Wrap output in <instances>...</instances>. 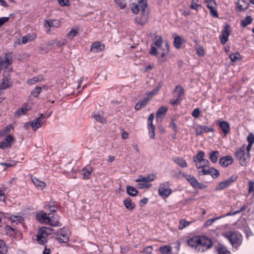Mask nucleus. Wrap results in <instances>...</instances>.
<instances>
[{"label": "nucleus", "instance_id": "61", "mask_svg": "<svg viewBox=\"0 0 254 254\" xmlns=\"http://www.w3.org/2000/svg\"><path fill=\"white\" fill-rule=\"evenodd\" d=\"M199 175H206L209 174V168L206 169L205 168L200 169L198 172Z\"/></svg>", "mask_w": 254, "mask_h": 254}, {"label": "nucleus", "instance_id": "25", "mask_svg": "<svg viewBox=\"0 0 254 254\" xmlns=\"http://www.w3.org/2000/svg\"><path fill=\"white\" fill-rule=\"evenodd\" d=\"M209 164V162L207 159H204L202 160H199L197 162H196L195 167L198 169H201L203 168H205L208 167Z\"/></svg>", "mask_w": 254, "mask_h": 254}, {"label": "nucleus", "instance_id": "60", "mask_svg": "<svg viewBox=\"0 0 254 254\" xmlns=\"http://www.w3.org/2000/svg\"><path fill=\"white\" fill-rule=\"evenodd\" d=\"M170 127L172 128L175 132H177L178 131L177 126L176 124V120L174 118H171V122L169 125Z\"/></svg>", "mask_w": 254, "mask_h": 254}, {"label": "nucleus", "instance_id": "12", "mask_svg": "<svg viewBox=\"0 0 254 254\" xmlns=\"http://www.w3.org/2000/svg\"><path fill=\"white\" fill-rule=\"evenodd\" d=\"M56 238L60 243H66L69 240V233L64 229H61L58 232Z\"/></svg>", "mask_w": 254, "mask_h": 254}, {"label": "nucleus", "instance_id": "46", "mask_svg": "<svg viewBox=\"0 0 254 254\" xmlns=\"http://www.w3.org/2000/svg\"><path fill=\"white\" fill-rule=\"evenodd\" d=\"M213 178H217L220 175L219 171L214 168H209V174Z\"/></svg>", "mask_w": 254, "mask_h": 254}, {"label": "nucleus", "instance_id": "2", "mask_svg": "<svg viewBox=\"0 0 254 254\" xmlns=\"http://www.w3.org/2000/svg\"><path fill=\"white\" fill-rule=\"evenodd\" d=\"M37 219L41 223H45L52 226H60L59 217L58 215H53L50 213L40 212L37 214Z\"/></svg>", "mask_w": 254, "mask_h": 254}, {"label": "nucleus", "instance_id": "16", "mask_svg": "<svg viewBox=\"0 0 254 254\" xmlns=\"http://www.w3.org/2000/svg\"><path fill=\"white\" fill-rule=\"evenodd\" d=\"M148 14L147 12H143L140 13V15L137 16L135 21L138 24L143 25L148 22Z\"/></svg>", "mask_w": 254, "mask_h": 254}, {"label": "nucleus", "instance_id": "40", "mask_svg": "<svg viewBox=\"0 0 254 254\" xmlns=\"http://www.w3.org/2000/svg\"><path fill=\"white\" fill-rule=\"evenodd\" d=\"M79 29L78 28L72 29L66 34V37L69 39H72L77 35Z\"/></svg>", "mask_w": 254, "mask_h": 254}, {"label": "nucleus", "instance_id": "45", "mask_svg": "<svg viewBox=\"0 0 254 254\" xmlns=\"http://www.w3.org/2000/svg\"><path fill=\"white\" fill-rule=\"evenodd\" d=\"M204 152L203 151H199L197 154L193 158L194 162H196L199 160H204Z\"/></svg>", "mask_w": 254, "mask_h": 254}, {"label": "nucleus", "instance_id": "19", "mask_svg": "<svg viewBox=\"0 0 254 254\" xmlns=\"http://www.w3.org/2000/svg\"><path fill=\"white\" fill-rule=\"evenodd\" d=\"M93 171V169L90 165H87L85 166L82 170L83 179L87 180L90 179Z\"/></svg>", "mask_w": 254, "mask_h": 254}, {"label": "nucleus", "instance_id": "15", "mask_svg": "<svg viewBox=\"0 0 254 254\" xmlns=\"http://www.w3.org/2000/svg\"><path fill=\"white\" fill-rule=\"evenodd\" d=\"M11 84L10 78L9 77V73L7 71L3 72V78L2 82L0 83V90L5 89L9 87Z\"/></svg>", "mask_w": 254, "mask_h": 254}, {"label": "nucleus", "instance_id": "30", "mask_svg": "<svg viewBox=\"0 0 254 254\" xmlns=\"http://www.w3.org/2000/svg\"><path fill=\"white\" fill-rule=\"evenodd\" d=\"M174 162L178 164L179 166L182 168H185L187 166V163L186 161L182 158L175 157L173 158Z\"/></svg>", "mask_w": 254, "mask_h": 254}, {"label": "nucleus", "instance_id": "6", "mask_svg": "<svg viewBox=\"0 0 254 254\" xmlns=\"http://www.w3.org/2000/svg\"><path fill=\"white\" fill-rule=\"evenodd\" d=\"M184 95V89L183 87L177 85L174 90V98L170 101V103L173 106H177L180 103Z\"/></svg>", "mask_w": 254, "mask_h": 254}, {"label": "nucleus", "instance_id": "48", "mask_svg": "<svg viewBox=\"0 0 254 254\" xmlns=\"http://www.w3.org/2000/svg\"><path fill=\"white\" fill-rule=\"evenodd\" d=\"M27 111V109H26L25 107H23L16 111L15 116L19 117L20 116L23 115L26 113Z\"/></svg>", "mask_w": 254, "mask_h": 254}, {"label": "nucleus", "instance_id": "29", "mask_svg": "<svg viewBox=\"0 0 254 254\" xmlns=\"http://www.w3.org/2000/svg\"><path fill=\"white\" fill-rule=\"evenodd\" d=\"M219 156V152L218 151H213L209 153V159L213 163L217 162Z\"/></svg>", "mask_w": 254, "mask_h": 254}, {"label": "nucleus", "instance_id": "35", "mask_svg": "<svg viewBox=\"0 0 254 254\" xmlns=\"http://www.w3.org/2000/svg\"><path fill=\"white\" fill-rule=\"evenodd\" d=\"M124 203L126 207L128 210H132L135 207L134 204L132 202L130 198L129 197L126 199Z\"/></svg>", "mask_w": 254, "mask_h": 254}, {"label": "nucleus", "instance_id": "3", "mask_svg": "<svg viewBox=\"0 0 254 254\" xmlns=\"http://www.w3.org/2000/svg\"><path fill=\"white\" fill-rule=\"evenodd\" d=\"M222 235L229 241L234 248L237 249L242 244L243 237L238 232L229 231L223 233Z\"/></svg>", "mask_w": 254, "mask_h": 254}, {"label": "nucleus", "instance_id": "23", "mask_svg": "<svg viewBox=\"0 0 254 254\" xmlns=\"http://www.w3.org/2000/svg\"><path fill=\"white\" fill-rule=\"evenodd\" d=\"M217 124L225 135H226L230 131V125L227 121H217Z\"/></svg>", "mask_w": 254, "mask_h": 254}, {"label": "nucleus", "instance_id": "64", "mask_svg": "<svg viewBox=\"0 0 254 254\" xmlns=\"http://www.w3.org/2000/svg\"><path fill=\"white\" fill-rule=\"evenodd\" d=\"M218 254H230V253L225 248H220L218 250Z\"/></svg>", "mask_w": 254, "mask_h": 254}, {"label": "nucleus", "instance_id": "58", "mask_svg": "<svg viewBox=\"0 0 254 254\" xmlns=\"http://www.w3.org/2000/svg\"><path fill=\"white\" fill-rule=\"evenodd\" d=\"M148 130L150 138H154L155 137V127L154 125L148 126Z\"/></svg>", "mask_w": 254, "mask_h": 254}, {"label": "nucleus", "instance_id": "1", "mask_svg": "<svg viewBox=\"0 0 254 254\" xmlns=\"http://www.w3.org/2000/svg\"><path fill=\"white\" fill-rule=\"evenodd\" d=\"M188 244L198 252H203L212 246L211 240L205 236H194L188 240Z\"/></svg>", "mask_w": 254, "mask_h": 254}, {"label": "nucleus", "instance_id": "7", "mask_svg": "<svg viewBox=\"0 0 254 254\" xmlns=\"http://www.w3.org/2000/svg\"><path fill=\"white\" fill-rule=\"evenodd\" d=\"M172 192L169 182H166L160 184L158 189V192L161 196L163 198H167L171 194Z\"/></svg>", "mask_w": 254, "mask_h": 254}, {"label": "nucleus", "instance_id": "27", "mask_svg": "<svg viewBox=\"0 0 254 254\" xmlns=\"http://www.w3.org/2000/svg\"><path fill=\"white\" fill-rule=\"evenodd\" d=\"M44 80V77L41 75H39L32 78L29 79L27 80V82L29 85H33L37 82L42 81Z\"/></svg>", "mask_w": 254, "mask_h": 254}, {"label": "nucleus", "instance_id": "39", "mask_svg": "<svg viewBox=\"0 0 254 254\" xmlns=\"http://www.w3.org/2000/svg\"><path fill=\"white\" fill-rule=\"evenodd\" d=\"M253 20V18L251 16H247L244 20L241 21V25L243 27H246L252 22Z\"/></svg>", "mask_w": 254, "mask_h": 254}, {"label": "nucleus", "instance_id": "43", "mask_svg": "<svg viewBox=\"0 0 254 254\" xmlns=\"http://www.w3.org/2000/svg\"><path fill=\"white\" fill-rule=\"evenodd\" d=\"M13 128V126L12 125H9L4 127L3 129L0 130V136L4 135L5 134L10 131Z\"/></svg>", "mask_w": 254, "mask_h": 254}, {"label": "nucleus", "instance_id": "5", "mask_svg": "<svg viewBox=\"0 0 254 254\" xmlns=\"http://www.w3.org/2000/svg\"><path fill=\"white\" fill-rule=\"evenodd\" d=\"M235 156L239 160L242 166H245L249 162L250 158V153H246L244 147L238 149L235 153Z\"/></svg>", "mask_w": 254, "mask_h": 254}, {"label": "nucleus", "instance_id": "11", "mask_svg": "<svg viewBox=\"0 0 254 254\" xmlns=\"http://www.w3.org/2000/svg\"><path fill=\"white\" fill-rule=\"evenodd\" d=\"M230 32V26L229 25L227 24L225 26L221 34L220 35V39L222 44L224 45L226 43L228 40Z\"/></svg>", "mask_w": 254, "mask_h": 254}, {"label": "nucleus", "instance_id": "20", "mask_svg": "<svg viewBox=\"0 0 254 254\" xmlns=\"http://www.w3.org/2000/svg\"><path fill=\"white\" fill-rule=\"evenodd\" d=\"M237 11H242L246 10L249 7V4L245 0H238L236 3Z\"/></svg>", "mask_w": 254, "mask_h": 254}, {"label": "nucleus", "instance_id": "14", "mask_svg": "<svg viewBox=\"0 0 254 254\" xmlns=\"http://www.w3.org/2000/svg\"><path fill=\"white\" fill-rule=\"evenodd\" d=\"M61 21L58 19H49L44 21V26L46 28H48V32L50 31V28H57L61 25Z\"/></svg>", "mask_w": 254, "mask_h": 254}, {"label": "nucleus", "instance_id": "42", "mask_svg": "<svg viewBox=\"0 0 254 254\" xmlns=\"http://www.w3.org/2000/svg\"><path fill=\"white\" fill-rule=\"evenodd\" d=\"M7 252V247L5 242L2 240H0V254H5Z\"/></svg>", "mask_w": 254, "mask_h": 254}, {"label": "nucleus", "instance_id": "26", "mask_svg": "<svg viewBox=\"0 0 254 254\" xmlns=\"http://www.w3.org/2000/svg\"><path fill=\"white\" fill-rule=\"evenodd\" d=\"M149 99L148 97L145 98L143 100L139 101L135 106L134 108L136 110H139L142 108L146 106L148 102Z\"/></svg>", "mask_w": 254, "mask_h": 254}, {"label": "nucleus", "instance_id": "56", "mask_svg": "<svg viewBox=\"0 0 254 254\" xmlns=\"http://www.w3.org/2000/svg\"><path fill=\"white\" fill-rule=\"evenodd\" d=\"M189 222L186 221V220L183 219L181 220L180 221L179 225V229L180 230H182L185 227H187L189 225Z\"/></svg>", "mask_w": 254, "mask_h": 254}, {"label": "nucleus", "instance_id": "37", "mask_svg": "<svg viewBox=\"0 0 254 254\" xmlns=\"http://www.w3.org/2000/svg\"><path fill=\"white\" fill-rule=\"evenodd\" d=\"M16 164L15 161L13 160H7L6 162H1L0 165L5 167L4 170L8 168L9 167H13Z\"/></svg>", "mask_w": 254, "mask_h": 254}, {"label": "nucleus", "instance_id": "36", "mask_svg": "<svg viewBox=\"0 0 254 254\" xmlns=\"http://www.w3.org/2000/svg\"><path fill=\"white\" fill-rule=\"evenodd\" d=\"M45 208L50 212H55L57 210L58 206L55 203L50 202L48 204L45 206Z\"/></svg>", "mask_w": 254, "mask_h": 254}, {"label": "nucleus", "instance_id": "32", "mask_svg": "<svg viewBox=\"0 0 254 254\" xmlns=\"http://www.w3.org/2000/svg\"><path fill=\"white\" fill-rule=\"evenodd\" d=\"M159 251L162 254H171L172 248L170 246L165 245L161 247Z\"/></svg>", "mask_w": 254, "mask_h": 254}, {"label": "nucleus", "instance_id": "50", "mask_svg": "<svg viewBox=\"0 0 254 254\" xmlns=\"http://www.w3.org/2000/svg\"><path fill=\"white\" fill-rule=\"evenodd\" d=\"M221 217H218L212 218L211 219H208L204 224L203 226L205 227H208V226L211 225L214 221L220 219Z\"/></svg>", "mask_w": 254, "mask_h": 254}, {"label": "nucleus", "instance_id": "54", "mask_svg": "<svg viewBox=\"0 0 254 254\" xmlns=\"http://www.w3.org/2000/svg\"><path fill=\"white\" fill-rule=\"evenodd\" d=\"M248 193L254 195V182L250 181L249 182Z\"/></svg>", "mask_w": 254, "mask_h": 254}, {"label": "nucleus", "instance_id": "17", "mask_svg": "<svg viewBox=\"0 0 254 254\" xmlns=\"http://www.w3.org/2000/svg\"><path fill=\"white\" fill-rule=\"evenodd\" d=\"M233 162V158L229 155L221 157L219 160L220 165L223 167H226L232 164Z\"/></svg>", "mask_w": 254, "mask_h": 254}, {"label": "nucleus", "instance_id": "38", "mask_svg": "<svg viewBox=\"0 0 254 254\" xmlns=\"http://www.w3.org/2000/svg\"><path fill=\"white\" fill-rule=\"evenodd\" d=\"M127 193L132 196H134L137 194V190L132 186H127Z\"/></svg>", "mask_w": 254, "mask_h": 254}, {"label": "nucleus", "instance_id": "13", "mask_svg": "<svg viewBox=\"0 0 254 254\" xmlns=\"http://www.w3.org/2000/svg\"><path fill=\"white\" fill-rule=\"evenodd\" d=\"M14 138L13 136L11 135H8L6 138L0 143V148L2 149H5L11 147Z\"/></svg>", "mask_w": 254, "mask_h": 254}, {"label": "nucleus", "instance_id": "59", "mask_svg": "<svg viewBox=\"0 0 254 254\" xmlns=\"http://www.w3.org/2000/svg\"><path fill=\"white\" fill-rule=\"evenodd\" d=\"M47 237L37 235V240L40 244H44L47 241Z\"/></svg>", "mask_w": 254, "mask_h": 254}, {"label": "nucleus", "instance_id": "34", "mask_svg": "<svg viewBox=\"0 0 254 254\" xmlns=\"http://www.w3.org/2000/svg\"><path fill=\"white\" fill-rule=\"evenodd\" d=\"M50 230V228L47 227H43L41 228H40L37 234L43 236L47 237L48 235L50 234L49 231Z\"/></svg>", "mask_w": 254, "mask_h": 254}, {"label": "nucleus", "instance_id": "63", "mask_svg": "<svg viewBox=\"0 0 254 254\" xmlns=\"http://www.w3.org/2000/svg\"><path fill=\"white\" fill-rule=\"evenodd\" d=\"M120 6L121 9L124 8L126 6L125 0H114Z\"/></svg>", "mask_w": 254, "mask_h": 254}, {"label": "nucleus", "instance_id": "24", "mask_svg": "<svg viewBox=\"0 0 254 254\" xmlns=\"http://www.w3.org/2000/svg\"><path fill=\"white\" fill-rule=\"evenodd\" d=\"M43 124V122L42 121H41L40 119H36L33 120L30 123H25V127L27 125H31V126L33 128V129L34 130H37L38 128H40L42 124Z\"/></svg>", "mask_w": 254, "mask_h": 254}, {"label": "nucleus", "instance_id": "28", "mask_svg": "<svg viewBox=\"0 0 254 254\" xmlns=\"http://www.w3.org/2000/svg\"><path fill=\"white\" fill-rule=\"evenodd\" d=\"M184 41V39H182L181 36L179 35H176L174 38V47L177 49H179L181 48V46L182 43Z\"/></svg>", "mask_w": 254, "mask_h": 254}, {"label": "nucleus", "instance_id": "62", "mask_svg": "<svg viewBox=\"0 0 254 254\" xmlns=\"http://www.w3.org/2000/svg\"><path fill=\"white\" fill-rule=\"evenodd\" d=\"M249 144H253L254 143V135L252 133H250L247 138Z\"/></svg>", "mask_w": 254, "mask_h": 254}, {"label": "nucleus", "instance_id": "4", "mask_svg": "<svg viewBox=\"0 0 254 254\" xmlns=\"http://www.w3.org/2000/svg\"><path fill=\"white\" fill-rule=\"evenodd\" d=\"M136 2H132L130 4V7L134 14H137L139 11L146 12V9L147 7V0H136Z\"/></svg>", "mask_w": 254, "mask_h": 254}, {"label": "nucleus", "instance_id": "9", "mask_svg": "<svg viewBox=\"0 0 254 254\" xmlns=\"http://www.w3.org/2000/svg\"><path fill=\"white\" fill-rule=\"evenodd\" d=\"M12 59L11 53H6L3 57H0V73L2 69L7 67L11 64Z\"/></svg>", "mask_w": 254, "mask_h": 254}, {"label": "nucleus", "instance_id": "49", "mask_svg": "<svg viewBox=\"0 0 254 254\" xmlns=\"http://www.w3.org/2000/svg\"><path fill=\"white\" fill-rule=\"evenodd\" d=\"M210 10V15L214 17H218V14L216 9V6H211L208 8Z\"/></svg>", "mask_w": 254, "mask_h": 254}, {"label": "nucleus", "instance_id": "31", "mask_svg": "<svg viewBox=\"0 0 254 254\" xmlns=\"http://www.w3.org/2000/svg\"><path fill=\"white\" fill-rule=\"evenodd\" d=\"M92 117L96 121L100 123L105 124L107 122L105 118L97 113H93Z\"/></svg>", "mask_w": 254, "mask_h": 254}, {"label": "nucleus", "instance_id": "52", "mask_svg": "<svg viewBox=\"0 0 254 254\" xmlns=\"http://www.w3.org/2000/svg\"><path fill=\"white\" fill-rule=\"evenodd\" d=\"M42 88L40 87H36L32 92L31 95L34 97H37L41 92Z\"/></svg>", "mask_w": 254, "mask_h": 254}, {"label": "nucleus", "instance_id": "21", "mask_svg": "<svg viewBox=\"0 0 254 254\" xmlns=\"http://www.w3.org/2000/svg\"><path fill=\"white\" fill-rule=\"evenodd\" d=\"M156 178V176L154 174H151L145 177L142 176H139L136 182H149L154 181Z\"/></svg>", "mask_w": 254, "mask_h": 254}, {"label": "nucleus", "instance_id": "51", "mask_svg": "<svg viewBox=\"0 0 254 254\" xmlns=\"http://www.w3.org/2000/svg\"><path fill=\"white\" fill-rule=\"evenodd\" d=\"M162 43L163 41L161 37H156V40L154 42V44L158 48V49L159 50L160 49Z\"/></svg>", "mask_w": 254, "mask_h": 254}, {"label": "nucleus", "instance_id": "47", "mask_svg": "<svg viewBox=\"0 0 254 254\" xmlns=\"http://www.w3.org/2000/svg\"><path fill=\"white\" fill-rule=\"evenodd\" d=\"M23 217L20 216H17V215H12L10 217V220L12 222H16V223L21 222L23 221Z\"/></svg>", "mask_w": 254, "mask_h": 254}, {"label": "nucleus", "instance_id": "33", "mask_svg": "<svg viewBox=\"0 0 254 254\" xmlns=\"http://www.w3.org/2000/svg\"><path fill=\"white\" fill-rule=\"evenodd\" d=\"M167 110L168 108L164 106H162L160 108H159L156 113L157 119H161L163 116L165 115Z\"/></svg>", "mask_w": 254, "mask_h": 254}, {"label": "nucleus", "instance_id": "22", "mask_svg": "<svg viewBox=\"0 0 254 254\" xmlns=\"http://www.w3.org/2000/svg\"><path fill=\"white\" fill-rule=\"evenodd\" d=\"M31 180L35 185V187L39 190H42L44 189L46 184L45 182L40 180L39 179L37 178L36 177H32Z\"/></svg>", "mask_w": 254, "mask_h": 254}, {"label": "nucleus", "instance_id": "41", "mask_svg": "<svg viewBox=\"0 0 254 254\" xmlns=\"http://www.w3.org/2000/svg\"><path fill=\"white\" fill-rule=\"evenodd\" d=\"M35 36L34 35H27L24 36L22 38L21 43L23 44H26L27 43L33 40L35 38Z\"/></svg>", "mask_w": 254, "mask_h": 254}, {"label": "nucleus", "instance_id": "10", "mask_svg": "<svg viewBox=\"0 0 254 254\" xmlns=\"http://www.w3.org/2000/svg\"><path fill=\"white\" fill-rule=\"evenodd\" d=\"M238 177L236 175H233L228 179L220 182L216 187V190H221L229 187L233 183L236 181Z\"/></svg>", "mask_w": 254, "mask_h": 254}, {"label": "nucleus", "instance_id": "44", "mask_svg": "<svg viewBox=\"0 0 254 254\" xmlns=\"http://www.w3.org/2000/svg\"><path fill=\"white\" fill-rule=\"evenodd\" d=\"M5 231L7 235L10 237L13 236L16 233V230L13 228H11L9 226H6L5 227Z\"/></svg>", "mask_w": 254, "mask_h": 254}, {"label": "nucleus", "instance_id": "57", "mask_svg": "<svg viewBox=\"0 0 254 254\" xmlns=\"http://www.w3.org/2000/svg\"><path fill=\"white\" fill-rule=\"evenodd\" d=\"M195 130V134L196 136L200 135L201 133H202V126L201 125H196L193 127Z\"/></svg>", "mask_w": 254, "mask_h": 254}, {"label": "nucleus", "instance_id": "8", "mask_svg": "<svg viewBox=\"0 0 254 254\" xmlns=\"http://www.w3.org/2000/svg\"><path fill=\"white\" fill-rule=\"evenodd\" d=\"M184 176L195 189H203L206 187L204 184L198 182L196 179L192 175L184 174Z\"/></svg>", "mask_w": 254, "mask_h": 254}, {"label": "nucleus", "instance_id": "18", "mask_svg": "<svg viewBox=\"0 0 254 254\" xmlns=\"http://www.w3.org/2000/svg\"><path fill=\"white\" fill-rule=\"evenodd\" d=\"M105 49V45L101 42H96L91 46L90 51L93 53H99Z\"/></svg>", "mask_w": 254, "mask_h": 254}, {"label": "nucleus", "instance_id": "55", "mask_svg": "<svg viewBox=\"0 0 254 254\" xmlns=\"http://www.w3.org/2000/svg\"><path fill=\"white\" fill-rule=\"evenodd\" d=\"M54 42L57 47H60L66 43V40L64 39L60 40H55Z\"/></svg>", "mask_w": 254, "mask_h": 254}, {"label": "nucleus", "instance_id": "53", "mask_svg": "<svg viewBox=\"0 0 254 254\" xmlns=\"http://www.w3.org/2000/svg\"><path fill=\"white\" fill-rule=\"evenodd\" d=\"M198 0H192L190 7L191 9L197 10L199 7H201V5L198 3Z\"/></svg>", "mask_w": 254, "mask_h": 254}]
</instances>
